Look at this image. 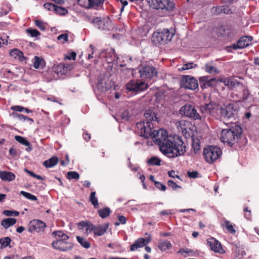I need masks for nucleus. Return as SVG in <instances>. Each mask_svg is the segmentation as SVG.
I'll return each instance as SVG.
<instances>
[{
	"mask_svg": "<svg viewBox=\"0 0 259 259\" xmlns=\"http://www.w3.org/2000/svg\"><path fill=\"white\" fill-rule=\"evenodd\" d=\"M150 137L153 141L159 145L161 152L169 158L179 157L184 155L186 152V147L183 142L182 141L176 142L174 137L168 136L165 130L154 131Z\"/></svg>",
	"mask_w": 259,
	"mask_h": 259,
	"instance_id": "nucleus-1",
	"label": "nucleus"
},
{
	"mask_svg": "<svg viewBox=\"0 0 259 259\" xmlns=\"http://www.w3.org/2000/svg\"><path fill=\"white\" fill-rule=\"evenodd\" d=\"M145 121L137 123V128L140 131V135L146 138L150 137L153 134V124L152 121H156L157 117L155 112L151 110H148L144 113Z\"/></svg>",
	"mask_w": 259,
	"mask_h": 259,
	"instance_id": "nucleus-2",
	"label": "nucleus"
},
{
	"mask_svg": "<svg viewBox=\"0 0 259 259\" xmlns=\"http://www.w3.org/2000/svg\"><path fill=\"white\" fill-rule=\"evenodd\" d=\"M242 133L241 127L237 125L222 131L220 136L221 142L230 147L236 144Z\"/></svg>",
	"mask_w": 259,
	"mask_h": 259,
	"instance_id": "nucleus-3",
	"label": "nucleus"
},
{
	"mask_svg": "<svg viewBox=\"0 0 259 259\" xmlns=\"http://www.w3.org/2000/svg\"><path fill=\"white\" fill-rule=\"evenodd\" d=\"M174 34L167 29L157 30L153 33L152 36V42L155 45H165L170 41Z\"/></svg>",
	"mask_w": 259,
	"mask_h": 259,
	"instance_id": "nucleus-4",
	"label": "nucleus"
},
{
	"mask_svg": "<svg viewBox=\"0 0 259 259\" xmlns=\"http://www.w3.org/2000/svg\"><path fill=\"white\" fill-rule=\"evenodd\" d=\"M203 154L205 160L212 163L221 157L222 152L218 146H209L204 149Z\"/></svg>",
	"mask_w": 259,
	"mask_h": 259,
	"instance_id": "nucleus-5",
	"label": "nucleus"
},
{
	"mask_svg": "<svg viewBox=\"0 0 259 259\" xmlns=\"http://www.w3.org/2000/svg\"><path fill=\"white\" fill-rule=\"evenodd\" d=\"M182 115H184L194 120H203L204 119V116H200L197 113L195 107L191 104H186L182 106L179 111Z\"/></svg>",
	"mask_w": 259,
	"mask_h": 259,
	"instance_id": "nucleus-6",
	"label": "nucleus"
},
{
	"mask_svg": "<svg viewBox=\"0 0 259 259\" xmlns=\"http://www.w3.org/2000/svg\"><path fill=\"white\" fill-rule=\"evenodd\" d=\"M139 72L140 77L143 79L151 80L157 76V71L156 68L152 66L143 65L140 67Z\"/></svg>",
	"mask_w": 259,
	"mask_h": 259,
	"instance_id": "nucleus-7",
	"label": "nucleus"
},
{
	"mask_svg": "<svg viewBox=\"0 0 259 259\" xmlns=\"http://www.w3.org/2000/svg\"><path fill=\"white\" fill-rule=\"evenodd\" d=\"M150 6L154 9H166L171 11L174 9L175 4L169 0H148Z\"/></svg>",
	"mask_w": 259,
	"mask_h": 259,
	"instance_id": "nucleus-8",
	"label": "nucleus"
},
{
	"mask_svg": "<svg viewBox=\"0 0 259 259\" xmlns=\"http://www.w3.org/2000/svg\"><path fill=\"white\" fill-rule=\"evenodd\" d=\"M181 86L185 89L194 90L198 87L197 80L191 75H184L182 77Z\"/></svg>",
	"mask_w": 259,
	"mask_h": 259,
	"instance_id": "nucleus-9",
	"label": "nucleus"
},
{
	"mask_svg": "<svg viewBox=\"0 0 259 259\" xmlns=\"http://www.w3.org/2000/svg\"><path fill=\"white\" fill-rule=\"evenodd\" d=\"M147 83L142 80H131L126 84V89L133 92H141L147 89Z\"/></svg>",
	"mask_w": 259,
	"mask_h": 259,
	"instance_id": "nucleus-10",
	"label": "nucleus"
},
{
	"mask_svg": "<svg viewBox=\"0 0 259 259\" xmlns=\"http://www.w3.org/2000/svg\"><path fill=\"white\" fill-rule=\"evenodd\" d=\"M236 112L235 109L234 108L232 104L223 106H221L220 109V113L222 118L224 119H228L234 116Z\"/></svg>",
	"mask_w": 259,
	"mask_h": 259,
	"instance_id": "nucleus-11",
	"label": "nucleus"
},
{
	"mask_svg": "<svg viewBox=\"0 0 259 259\" xmlns=\"http://www.w3.org/2000/svg\"><path fill=\"white\" fill-rule=\"evenodd\" d=\"M46 227V224L38 220L31 221L28 225V231L30 233L40 232Z\"/></svg>",
	"mask_w": 259,
	"mask_h": 259,
	"instance_id": "nucleus-12",
	"label": "nucleus"
},
{
	"mask_svg": "<svg viewBox=\"0 0 259 259\" xmlns=\"http://www.w3.org/2000/svg\"><path fill=\"white\" fill-rule=\"evenodd\" d=\"M207 244L210 249L214 252L223 254L225 250L223 248L221 243L213 237H210L207 239Z\"/></svg>",
	"mask_w": 259,
	"mask_h": 259,
	"instance_id": "nucleus-13",
	"label": "nucleus"
},
{
	"mask_svg": "<svg viewBox=\"0 0 259 259\" xmlns=\"http://www.w3.org/2000/svg\"><path fill=\"white\" fill-rule=\"evenodd\" d=\"M54 248L62 251H66L71 250L73 247V244L66 241L57 240L52 243Z\"/></svg>",
	"mask_w": 259,
	"mask_h": 259,
	"instance_id": "nucleus-14",
	"label": "nucleus"
},
{
	"mask_svg": "<svg viewBox=\"0 0 259 259\" xmlns=\"http://www.w3.org/2000/svg\"><path fill=\"white\" fill-rule=\"evenodd\" d=\"M221 81H222L226 87H228L231 90H233L234 94H235V92L237 88L241 90L243 88L242 83H241L233 77H229L227 79L222 80Z\"/></svg>",
	"mask_w": 259,
	"mask_h": 259,
	"instance_id": "nucleus-15",
	"label": "nucleus"
},
{
	"mask_svg": "<svg viewBox=\"0 0 259 259\" xmlns=\"http://www.w3.org/2000/svg\"><path fill=\"white\" fill-rule=\"evenodd\" d=\"M252 39V37L251 36H244L241 37L238 40L237 44H233L231 48L235 50L246 48L251 44Z\"/></svg>",
	"mask_w": 259,
	"mask_h": 259,
	"instance_id": "nucleus-16",
	"label": "nucleus"
},
{
	"mask_svg": "<svg viewBox=\"0 0 259 259\" xmlns=\"http://www.w3.org/2000/svg\"><path fill=\"white\" fill-rule=\"evenodd\" d=\"M242 87L243 88H242L241 90L237 88L235 92V93H236L235 95L238 99L239 101H244L246 100L249 95L247 87L242 84Z\"/></svg>",
	"mask_w": 259,
	"mask_h": 259,
	"instance_id": "nucleus-17",
	"label": "nucleus"
},
{
	"mask_svg": "<svg viewBox=\"0 0 259 259\" xmlns=\"http://www.w3.org/2000/svg\"><path fill=\"white\" fill-rule=\"evenodd\" d=\"M200 82H203V86L201 85L202 88L212 87L214 86L217 82L216 79L214 78L209 79L208 76H202L199 78Z\"/></svg>",
	"mask_w": 259,
	"mask_h": 259,
	"instance_id": "nucleus-18",
	"label": "nucleus"
},
{
	"mask_svg": "<svg viewBox=\"0 0 259 259\" xmlns=\"http://www.w3.org/2000/svg\"><path fill=\"white\" fill-rule=\"evenodd\" d=\"M176 125L179 131L183 134L187 133L188 129L190 128V122L185 120H181L176 123Z\"/></svg>",
	"mask_w": 259,
	"mask_h": 259,
	"instance_id": "nucleus-19",
	"label": "nucleus"
},
{
	"mask_svg": "<svg viewBox=\"0 0 259 259\" xmlns=\"http://www.w3.org/2000/svg\"><path fill=\"white\" fill-rule=\"evenodd\" d=\"M105 54L109 63L116 62L118 59L117 55L115 53L114 49L112 48L107 49Z\"/></svg>",
	"mask_w": 259,
	"mask_h": 259,
	"instance_id": "nucleus-20",
	"label": "nucleus"
},
{
	"mask_svg": "<svg viewBox=\"0 0 259 259\" xmlns=\"http://www.w3.org/2000/svg\"><path fill=\"white\" fill-rule=\"evenodd\" d=\"M108 227V223L102 225L95 226L94 234L95 236H102L106 232Z\"/></svg>",
	"mask_w": 259,
	"mask_h": 259,
	"instance_id": "nucleus-21",
	"label": "nucleus"
},
{
	"mask_svg": "<svg viewBox=\"0 0 259 259\" xmlns=\"http://www.w3.org/2000/svg\"><path fill=\"white\" fill-rule=\"evenodd\" d=\"M0 179L3 181H12L15 179V175L12 172L0 170Z\"/></svg>",
	"mask_w": 259,
	"mask_h": 259,
	"instance_id": "nucleus-22",
	"label": "nucleus"
},
{
	"mask_svg": "<svg viewBox=\"0 0 259 259\" xmlns=\"http://www.w3.org/2000/svg\"><path fill=\"white\" fill-rule=\"evenodd\" d=\"M10 54L11 57L14 58L15 59H17L21 62H23L26 59V58L24 57L23 53L19 50L14 49L12 50L10 52Z\"/></svg>",
	"mask_w": 259,
	"mask_h": 259,
	"instance_id": "nucleus-23",
	"label": "nucleus"
},
{
	"mask_svg": "<svg viewBox=\"0 0 259 259\" xmlns=\"http://www.w3.org/2000/svg\"><path fill=\"white\" fill-rule=\"evenodd\" d=\"M146 245V239L143 238H140L135 241L133 244L130 247L131 251H135L139 248H141Z\"/></svg>",
	"mask_w": 259,
	"mask_h": 259,
	"instance_id": "nucleus-24",
	"label": "nucleus"
},
{
	"mask_svg": "<svg viewBox=\"0 0 259 259\" xmlns=\"http://www.w3.org/2000/svg\"><path fill=\"white\" fill-rule=\"evenodd\" d=\"M207 108L209 114L214 116L218 113V112L220 111L221 106L215 103H210L207 104Z\"/></svg>",
	"mask_w": 259,
	"mask_h": 259,
	"instance_id": "nucleus-25",
	"label": "nucleus"
},
{
	"mask_svg": "<svg viewBox=\"0 0 259 259\" xmlns=\"http://www.w3.org/2000/svg\"><path fill=\"white\" fill-rule=\"evenodd\" d=\"M92 23L99 29L104 30L106 28L105 19L101 17H96L94 18L92 21Z\"/></svg>",
	"mask_w": 259,
	"mask_h": 259,
	"instance_id": "nucleus-26",
	"label": "nucleus"
},
{
	"mask_svg": "<svg viewBox=\"0 0 259 259\" xmlns=\"http://www.w3.org/2000/svg\"><path fill=\"white\" fill-rule=\"evenodd\" d=\"M33 62V67L35 69L44 68L46 66V62L41 57L34 56Z\"/></svg>",
	"mask_w": 259,
	"mask_h": 259,
	"instance_id": "nucleus-27",
	"label": "nucleus"
},
{
	"mask_svg": "<svg viewBox=\"0 0 259 259\" xmlns=\"http://www.w3.org/2000/svg\"><path fill=\"white\" fill-rule=\"evenodd\" d=\"M59 159L57 156H53L50 159L44 161L42 164L46 168H51L56 165Z\"/></svg>",
	"mask_w": 259,
	"mask_h": 259,
	"instance_id": "nucleus-28",
	"label": "nucleus"
},
{
	"mask_svg": "<svg viewBox=\"0 0 259 259\" xmlns=\"http://www.w3.org/2000/svg\"><path fill=\"white\" fill-rule=\"evenodd\" d=\"M16 219L15 218H9L4 219L1 222V225L5 229H8L16 223Z\"/></svg>",
	"mask_w": 259,
	"mask_h": 259,
	"instance_id": "nucleus-29",
	"label": "nucleus"
},
{
	"mask_svg": "<svg viewBox=\"0 0 259 259\" xmlns=\"http://www.w3.org/2000/svg\"><path fill=\"white\" fill-rule=\"evenodd\" d=\"M15 139L21 144L27 146L28 148H26L27 151H29L31 150L30 143L25 138L20 136H16Z\"/></svg>",
	"mask_w": 259,
	"mask_h": 259,
	"instance_id": "nucleus-30",
	"label": "nucleus"
},
{
	"mask_svg": "<svg viewBox=\"0 0 259 259\" xmlns=\"http://www.w3.org/2000/svg\"><path fill=\"white\" fill-rule=\"evenodd\" d=\"M205 70L207 73L210 74H218L220 72L219 69L213 66L210 63H208L205 64Z\"/></svg>",
	"mask_w": 259,
	"mask_h": 259,
	"instance_id": "nucleus-31",
	"label": "nucleus"
},
{
	"mask_svg": "<svg viewBox=\"0 0 259 259\" xmlns=\"http://www.w3.org/2000/svg\"><path fill=\"white\" fill-rule=\"evenodd\" d=\"M96 193L95 191L92 192L90 197L89 200L94 206V208H98L99 207L98 203V198L96 196Z\"/></svg>",
	"mask_w": 259,
	"mask_h": 259,
	"instance_id": "nucleus-32",
	"label": "nucleus"
},
{
	"mask_svg": "<svg viewBox=\"0 0 259 259\" xmlns=\"http://www.w3.org/2000/svg\"><path fill=\"white\" fill-rule=\"evenodd\" d=\"M53 234L58 237L57 240L66 241L69 239V236L62 231H54Z\"/></svg>",
	"mask_w": 259,
	"mask_h": 259,
	"instance_id": "nucleus-33",
	"label": "nucleus"
},
{
	"mask_svg": "<svg viewBox=\"0 0 259 259\" xmlns=\"http://www.w3.org/2000/svg\"><path fill=\"white\" fill-rule=\"evenodd\" d=\"M98 212L101 218L104 219L109 216L111 210L109 207H105L99 209Z\"/></svg>",
	"mask_w": 259,
	"mask_h": 259,
	"instance_id": "nucleus-34",
	"label": "nucleus"
},
{
	"mask_svg": "<svg viewBox=\"0 0 259 259\" xmlns=\"http://www.w3.org/2000/svg\"><path fill=\"white\" fill-rule=\"evenodd\" d=\"M11 241V239L9 237H6L0 239V248L2 249L8 246Z\"/></svg>",
	"mask_w": 259,
	"mask_h": 259,
	"instance_id": "nucleus-35",
	"label": "nucleus"
},
{
	"mask_svg": "<svg viewBox=\"0 0 259 259\" xmlns=\"http://www.w3.org/2000/svg\"><path fill=\"white\" fill-rule=\"evenodd\" d=\"M171 247V244L169 241H165L159 244L158 247L161 251H165Z\"/></svg>",
	"mask_w": 259,
	"mask_h": 259,
	"instance_id": "nucleus-36",
	"label": "nucleus"
},
{
	"mask_svg": "<svg viewBox=\"0 0 259 259\" xmlns=\"http://www.w3.org/2000/svg\"><path fill=\"white\" fill-rule=\"evenodd\" d=\"M76 239L79 244L85 248H89L91 246L90 243L87 241L84 238L80 236H77Z\"/></svg>",
	"mask_w": 259,
	"mask_h": 259,
	"instance_id": "nucleus-37",
	"label": "nucleus"
},
{
	"mask_svg": "<svg viewBox=\"0 0 259 259\" xmlns=\"http://www.w3.org/2000/svg\"><path fill=\"white\" fill-rule=\"evenodd\" d=\"M13 116L16 118L18 119L20 121H29L30 123H33L34 122L33 119L30 118H29L25 115L22 114H20L18 113H13Z\"/></svg>",
	"mask_w": 259,
	"mask_h": 259,
	"instance_id": "nucleus-38",
	"label": "nucleus"
},
{
	"mask_svg": "<svg viewBox=\"0 0 259 259\" xmlns=\"http://www.w3.org/2000/svg\"><path fill=\"white\" fill-rule=\"evenodd\" d=\"M245 254V252L240 247H237L234 251V256L236 258L240 259Z\"/></svg>",
	"mask_w": 259,
	"mask_h": 259,
	"instance_id": "nucleus-39",
	"label": "nucleus"
},
{
	"mask_svg": "<svg viewBox=\"0 0 259 259\" xmlns=\"http://www.w3.org/2000/svg\"><path fill=\"white\" fill-rule=\"evenodd\" d=\"M197 66V64H194L193 62H190L188 63L185 64L182 67L179 68L178 70L180 71H182L184 70H186L195 68Z\"/></svg>",
	"mask_w": 259,
	"mask_h": 259,
	"instance_id": "nucleus-40",
	"label": "nucleus"
},
{
	"mask_svg": "<svg viewBox=\"0 0 259 259\" xmlns=\"http://www.w3.org/2000/svg\"><path fill=\"white\" fill-rule=\"evenodd\" d=\"M104 0H88L89 8H95L102 4Z\"/></svg>",
	"mask_w": 259,
	"mask_h": 259,
	"instance_id": "nucleus-41",
	"label": "nucleus"
},
{
	"mask_svg": "<svg viewBox=\"0 0 259 259\" xmlns=\"http://www.w3.org/2000/svg\"><path fill=\"white\" fill-rule=\"evenodd\" d=\"M26 32L32 37H37L40 35V33L35 29L28 28L26 30Z\"/></svg>",
	"mask_w": 259,
	"mask_h": 259,
	"instance_id": "nucleus-42",
	"label": "nucleus"
},
{
	"mask_svg": "<svg viewBox=\"0 0 259 259\" xmlns=\"http://www.w3.org/2000/svg\"><path fill=\"white\" fill-rule=\"evenodd\" d=\"M161 161L159 158L156 157H152L148 159L147 162L150 165H160Z\"/></svg>",
	"mask_w": 259,
	"mask_h": 259,
	"instance_id": "nucleus-43",
	"label": "nucleus"
},
{
	"mask_svg": "<svg viewBox=\"0 0 259 259\" xmlns=\"http://www.w3.org/2000/svg\"><path fill=\"white\" fill-rule=\"evenodd\" d=\"M20 194L28 199L33 200V201H36L37 200V198L35 196H34L28 192L21 191L20 192Z\"/></svg>",
	"mask_w": 259,
	"mask_h": 259,
	"instance_id": "nucleus-44",
	"label": "nucleus"
},
{
	"mask_svg": "<svg viewBox=\"0 0 259 259\" xmlns=\"http://www.w3.org/2000/svg\"><path fill=\"white\" fill-rule=\"evenodd\" d=\"M67 177L69 180H78L79 179V175L77 172L70 171L67 172Z\"/></svg>",
	"mask_w": 259,
	"mask_h": 259,
	"instance_id": "nucleus-45",
	"label": "nucleus"
},
{
	"mask_svg": "<svg viewBox=\"0 0 259 259\" xmlns=\"http://www.w3.org/2000/svg\"><path fill=\"white\" fill-rule=\"evenodd\" d=\"M35 25L39 28L41 30L44 31L47 28L46 23L43 22L41 20H36L35 21Z\"/></svg>",
	"mask_w": 259,
	"mask_h": 259,
	"instance_id": "nucleus-46",
	"label": "nucleus"
},
{
	"mask_svg": "<svg viewBox=\"0 0 259 259\" xmlns=\"http://www.w3.org/2000/svg\"><path fill=\"white\" fill-rule=\"evenodd\" d=\"M223 226L228 230V231L231 233H235L236 231L234 229L233 225L228 221H224Z\"/></svg>",
	"mask_w": 259,
	"mask_h": 259,
	"instance_id": "nucleus-47",
	"label": "nucleus"
},
{
	"mask_svg": "<svg viewBox=\"0 0 259 259\" xmlns=\"http://www.w3.org/2000/svg\"><path fill=\"white\" fill-rule=\"evenodd\" d=\"M54 12L56 14L61 15H65L68 13V11L66 9L57 6H56Z\"/></svg>",
	"mask_w": 259,
	"mask_h": 259,
	"instance_id": "nucleus-48",
	"label": "nucleus"
},
{
	"mask_svg": "<svg viewBox=\"0 0 259 259\" xmlns=\"http://www.w3.org/2000/svg\"><path fill=\"white\" fill-rule=\"evenodd\" d=\"M211 12L212 14L216 15L222 13V6L213 7L211 9Z\"/></svg>",
	"mask_w": 259,
	"mask_h": 259,
	"instance_id": "nucleus-49",
	"label": "nucleus"
},
{
	"mask_svg": "<svg viewBox=\"0 0 259 259\" xmlns=\"http://www.w3.org/2000/svg\"><path fill=\"white\" fill-rule=\"evenodd\" d=\"M3 214L6 216H15L17 217L18 216L19 214V213L17 211L15 210H4L3 211Z\"/></svg>",
	"mask_w": 259,
	"mask_h": 259,
	"instance_id": "nucleus-50",
	"label": "nucleus"
},
{
	"mask_svg": "<svg viewBox=\"0 0 259 259\" xmlns=\"http://www.w3.org/2000/svg\"><path fill=\"white\" fill-rule=\"evenodd\" d=\"M207 104H205L204 105L201 106L200 107V110L201 113L202 114L201 116H204V118L206 117V115L209 114L208 113V111L207 110Z\"/></svg>",
	"mask_w": 259,
	"mask_h": 259,
	"instance_id": "nucleus-51",
	"label": "nucleus"
},
{
	"mask_svg": "<svg viewBox=\"0 0 259 259\" xmlns=\"http://www.w3.org/2000/svg\"><path fill=\"white\" fill-rule=\"evenodd\" d=\"M56 6V5H55L52 3H47L44 4V7L46 9H47L49 11H55Z\"/></svg>",
	"mask_w": 259,
	"mask_h": 259,
	"instance_id": "nucleus-52",
	"label": "nucleus"
},
{
	"mask_svg": "<svg viewBox=\"0 0 259 259\" xmlns=\"http://www.w3.org/2000/svg\"><path fill=\"white\" fill-rule=\"evenodd\" d=\"M95 227V225H93L92 223L89 222L85 227L86 228V233L87 234H88V233H90L92 231H93V232L94 233Z\"/></svg>",
	"mask_w": 259,
	"mask_h": 259,
	"instance_id": "nucleus-53",
	"label": "nucleus"
},
{
	"mask_svg": "<svg viewBox=\"0 0 259 259\" xmlns=\"http://www.w3.org/2000/svg\"><path fill=\"white\" fill-rule=\"evenodd\" d=\"M244 212L245 218L249 220L251 218V210L248 209V207H246L244 208Z\"/></svg>",
	"mask_w": 259,
	"mask_h": 259,
	"instance_id": "nucleus-54",
	"label": "nucleus"
},
{
	"mask_svg": "<svg viewBox=\"0 0 259 259\" xmlns=\"http://www.w3.org/2000/svg\"><path fill=\"white\" fill-rule=\"evenodd\" d=\"M222 13L230 14L232 13V11L229 6H222Z\"/></svg>",
	"mask_w": 259,
	"mask_h": 259,
	"instance_id": "nucleus-55",
	"label": "nucleus"
},
{
	"mask_svg": "<svg viewBox=\"0 0 259 259\" xmlns=\"http://www.w3.org/2000/svg\"><path fill=\"white\" fill-rule=\"evenodd\" d=\"M118 220L119 222L115 223V226H119L120 224H125L126 223V219L123 215H120L118 218Z\"/></svg>",
	"mask_w": 259,
	"mask_h": 259,
	"instance_id": "nucleus-56",
	"label": "nucleus"
},
{
	"mask_svg": "<svg viewBox=\"0 0 259 259\" xmlns=\"http://www.w3.org/2000/svg\"><path fill=\"white\" fill-rule=\"evenodd\" d=\"M155 186L161 191H165L166 189V186L159 182H155Z\"/></svg>",
	"mask_w": 259,
	"mask_h": 259,
	"instance_id": "nucleus-57",
	"label": "nucleus"
},
{
	"mask_svg": "<svg viewBox=\"0 0 259 259\" xmlns=\"http://www.w3.org/2000/svg\"><path fill=\"white\" fill-rule=\"evenodd\" d=\"M168 186L171 187L172 189L176 190L177 188H179L180 187L176 184L172 180H169L167 182Z\"/></svg>",
	"mask_w": 259,
	"mask_h": 259,
	"instance_id": "nucleus-58",
	"label": "nucleus"
},
{
	"mask_svg": "<svg viewBox=\"0 0 259 259\" xmlns=\"http://www.w3.org/2000/svg\"><path fill=\"white\" fill-rule=\"evenodd\" d=\"M188 176L191 178H196L197 177L198 172L197 171H188Z\"/></svg>",
	"mask_w": 259,
	"mask_h": 259,
	"instance_id": "nucleus-59",
	"label": "nucleus"
},
{
	"mask_svg": "<svg viewBox=\"0 0 259 259\" xmlns=\"http://www.w3.org/2000/svg\"><path fill=\"white\" fill-rule=\"evenodd\" d=\"M89 222L82 221L77 224V225L79 229H82L83 227H86Z\"/></svg>",
	"mask_w": 259,
	"mask_h": 259,
	"instance_id": "nucleus-60",
	"label": "nucleus"
},
{
	"mask_svg": "<svg viewBox=\"0 0 259 259\" xmlns=\"http://www.w3.org/2000/svg\"><path fill=\"white\" fill-rule=\"evenodd\" d=\"M68 38V35L67 34H61L58 36V40H63V42L66 41Z\"/></svg>",
	"mask_w": 259,
	"mask_h": 259,
	"instance_id": "nucleus-61",
	"label": "nucleus"
},
{
	"mask_svg": "<svg viewBox=\"0 0 259 259\" xmlns=\"http://www.w3.org/2000/svg\"><path fill=\"white\" fill-rule=\"evenodd\" d=\"M11 109L14 111L22 112L24 110V108L20 106H12Z\"/></svg>",
	"mask_w": 259,
	"mask_h": 259,
	"instance_id": "nucleus-62",
	"label": "nucleus"
},
{
	"mask_svg": "<svg viewBox=\"0 0 259 259\" xmlns=\"http://www.w3.org/2000/svg\"><path fill=\"white\" fill-rule=\"evenodd\" d=\"M76 56V54L75 52H72L70 53L67 57H66V58L68 60H75Z\"/></svg>",
	"mask_w": 259,
	"mask_h": 259,
	"instance_id": "nucleus-63",
	"label": "nucleus"
},
{
	"mask_svg": "<svg viewBox=\"0 0 259 259\" xmlns=\"http://www.w3.org/2000/svg\"><path fill=\"white\" fill-rule=\"evenodd\" d=\"M118 1L120 2V3H121V4L122 5L121 8L120 9L121 12H122L123 11L124 7L127 5L128 3L126 0H118Z\"/></svg>",
	"mask_w": 259,
	"mask_h": 259,
	"instance_id": "nucleus-64",
	"label": "nucleus"
}]
</instances>
